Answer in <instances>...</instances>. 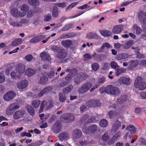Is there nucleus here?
<instances>
[{
    "label": "nucleus",
    "instance_id": "f257e3e1",
    "mask_svg": "<svg viewBox=\"0 0 146 146\" xmlns=\"http://www.w3.org/2000/svg\"><path fill=\"white\" fill-rule=\"evenodd\" d=\"M134 87L142 90L146 88V83L141 76L137 77L136 79L134 84Z\"/></svg>",
    "mask_w": 146,
    "mask_h": 146
},
{
    "label": "nucleus",
    "instance_id": "f03ea898",
    "mask_svg": "<svg viewBox=\"0 0 146 146\" xmlns=\"http://www.w3.org/2000/svg\"><path fill=\"white\" fill-rule=\"evenodd\" d=\"M105 92L108 94L117 96L120 93V90L117 87L111 85L107 86L105 89Z\"/></svg>",
    "mask_w": 146,
    "mask_h": 146
},
{
    "label": "nucleus",
    "instance_id": "7ed1b4c3",
    "mask_svg": "<svg viewBox=\"0 0 146 146\" xmlns=\"http://www.w3.org/2000/svg\"><path fill=\"white\" fill-rule=\"evenodd\" d=\"M20 107L19 104L16 103H13L10 104L6 110V113L8 115H12L14 112L18 109Z\"/></svg>",
    "mask_w": 146,
    "mask_h": 146
},
{
    "label": "nucleus",
    "instance_id": "20e7f679",
    "mask_svg": "<svg viewBox=\"0 0 146 146\" xmlns=\"http://www.w3.org/2000/svg\"><path fill=\"white\" fill-rule=\"evenodd\" d=\"M87 76L86 73H80L75 77L74 81L76 84H78L87 78Z\"/></svg>",
    "mask_w": 146,
    "mask_h": 146
},
{
    "label": "nucleus",
    "instance_id": "39448f33",
    "mask_svg": "<svg viewBox=\"0 0 146 146\" xmlns=\"http://www.w3.org/2000/svg\"><path fill=\"white\" fill-rule=\"evenodd\" d=\"M92 84L89 82H87L83 84L78 89V92L80 94H83L88 90L92 87Z\"/></svg>",
    "mask_w": 146,
    "mask_h": 146
},
{
    "label": "nucleus",
    "instance_id": "423d86ee",
    "mask_svg": "<svg viewBox=\"0 0 146 146\" xmlns=\"http://www.w3.org/2000/svg\"><path fill=\"white\" fill-rule=\"evenodd\" d=\"M60 118L63 119L62 121L64 122H70L74 120V116L71 114L66 113L62 115Z\"/></svg>",
    "mask_w": 146,
    "mask_h": 146
},
{
    "label": "nucleus",
    "instance_id": "0eeeda50",
    "mask_svg": "<svg viewBox=\"0 0 146 146\" xmlns=\"http://www.w3.org/2000/svg\"><path fill=\"white\" fill-rule=\"evenodd\" d=\"M25 111L23 110H18L16 111L13 114V117L14 119L17 120L23 118Z\"/></svg>",
    "mask_w": 146,
    "mask_h": 146
},
{
    "label": "nucleus",
    "instance_id": "6e6552de",
    "mask_svg": "<svg viewBox=\"0 0 146 146\" xmlns=\"http://www.w3.org/2000/svg\"><path fill=\"white\" fill-rule=\"evenodd\" d=\"M101 103L98 100H92L87 103V106L90 107L100 106Z\"/></svg>",
    "mask_w": 146,
    "mask_h": 146
},
{
    "label": "nucleus",
    "instance_id": "1a4fd4ad",
    "mask_svg": "<svg viewBox=\"0 0 146 146\" xmlns=\"http://www.w3.org/2000/svg\"><path fill=\"white\" fill-rule=\"evenodd\" d=\"M119 82L120 84L129 85L131 84L132 80L129 78L123 76L119 78Z\"/></svg>",
    "mask_w": 146,
    "mask_h": 146
},
{
    "label": "nucleus",
    "instance_id": "9d476101",
    "mask_svg": "<svg viewBox=\"0 0 146 146\" xmlns=\"http://www.w3.org/2000/svg\"><path fill=\"white\" fill-rule=\"evenodd\" d=\"M16 94L12 91L6 93L3 96V98L6 101H9L13 99L15 96Z\"/></svg>",
    "mask_w": 146,
    "mask_h": 146
},
{
    "label": "nucleus",
    "instance_id": "9b49d317",
    "mask_svg": "<svg viewBox=\"0 0 146 146\" xmlns=\"http://www.w3.org/2000/svg\"><path fill=\"white\" fill-rule=\"evenodd\" d=\"M44 35H41L36 36L30 40L29 42L30 43H38L45 38Z\"/></svg>",
    "mask_w": 146,
    "mask_h": 146
},
{
    "label": "nucleus",
    "instance_id": "f8f14e48",
    "mask_svg": "<svg viewBox=\"0 0 146 146\" xmlns=\"http://www.w3.org/2000/svg\"><path fill=\"white\" fill-rule=\"evenodd\" d=\"M25 65L21 63L17 64L16 66L15 71L19 74H23L25 71Z\"/></svg>",
    "mask_w": 146,
    "mask_h": 146
},
{
    "label": "nucleus",
    "instance_id": "ddd939ff",
    "mask_svg": "<svg viewBox=\"0 0 146 146\" xmlns=\"http://www.w3.org/2000/svg\"><path fill=\"white\" fill-rule=\"evenodd\" d=\"M28 84V81L24 80L18 82L17 84V87L19 89H23L26 88Z\"/></svg>",
    "mask_w": 146,
    "mask_h": 146
},
{
    "label": "nucleus",
    "instance_id": "4468645a",
    "mask_svg": "<svg viewBox=\"0 0 146 146\" xmlns=\"http://www.w3.org/2000/svg\"><path fill=\"white\" fill-rule=\"evenodd\" d=\"M123 26L121 25H117L113 27L112 33L115 34H119L123 31Z\"/></svg>",
    "mask_w": 146,
    "mask_h": 146
},
{
    "label": "nucleus",
    "instance_id": "2eb2a0df",
    "mask_svg": "<svg viewBox=\"0 0 146 146\" xmlns=\"http://www.w3.org/2000/svg\"><path fill=\"white\" fill-rule=\"evenodd\" d=\"M11 15L15 17H18L20 16L23 17L25 15V14H22V13H20L18 12L17 9L14 8L11 11Z\"/></svg>",
    "mask_w": 146,
    "mask_h": 146
},
{
    "label": "nucleus",
    "instance_id": "dca6fc26",
    "mask_svg": "<svg viewBox=\"0 0 146 146\" xmlns=\"http://www.w3.org/2000/svg\"><path fill=\"white\" fill-rule=\"evenodd\" d=\"M67 53L65 50L61 48L57 54V57L59 58L64 59L67 56Z\"/></svg>",
    "mask_w": 146,
    "mask_h": 146
},
{
    "label": "nucleus",
    "instance_id": "f3484780",
    "mask_svg": "<svg viewBox=\"0 0 146 146\" xmlns=\"http://www.w3.org/2000/svg\"><path fill=\"white\" fill-rule=\"evenodd\" d=\"M52 87L51 86L47 87L43 89L38 94L37 96L39 97H41L44 94L47 93L49 92H50L52 90Z\"/></svg>",
    "mask_w": 146,
    "mask_h": 146
},
{
    "label": "nucleus",
    "instance_id": "a211bd4d",
    "mask_svg": "<svg viewBox=\"0 0 146 146\" xmlns=\"http://www.w3.org/2000/svg\"><path fill=\"white\" fill-rule=\"evenodd\" d=\"M52 87L51 86L47 87L43 89L38 94L37 96L39 97H41L44 94L47 93L49 92H50L52 90Z\"/></svg>",
    "mask_w": 146,
    "mask_h": 146
},
{
    "label": "nucleus",
    "instance_id": "6ab92c4d",
    "mask_svg": "<svg viewBox=\"0 0 146 146\" xmlns=\"http://www.w3.org/2000/svg\"><path fill=\"white\" fill-rule=\"evenodd\" d=\"M82 133L81 131L78 129L74 130L73 133V139L75 141H76V139L80 138L82 136Z\"/></svg>",
    "mask_w": 146,
    "mask_h": 146
},
{
    "label": "nucleus",
    "instance_id": "aec40b11",
    "mask_svg": "<svg viewBox=\"0 0 146 146\" xmlns=\"http://www.w3.org/2000/svg\"><path fill=\"white\" fill-rule=\"evenodd\" d=\"M120 113V110L118 109L114 113L112 111H111L108 113V114L110 116V118L111 119L113 117L119 118Z\"/></svg>",
    "mask_w": 146,
    "mask_h": 146
},
{
    "label": "nucleus",
    "instance_id": "412c9836",
    "mask_svg": "<svg viewBox=\"0 0 146 146\" xmlns=\"http://www.w3.org/2000/svg\"><path fill=\"white\" fill-rule=\"evenodd\" d=\"M42 59L44 61H49L50 60L51 58L49 55L46 52H43L40 54Z\"/></svg>",
    "mask_w": 146,
    "mask_h": 146
},
{
    "label": "nucleus",
    "instance_id": "4be33fe9",
    "mask_svg": "<svg viewBox=\"0 0 146 146\" xmlns=\"http://www.w3.org/2000/svg\"><path fill=\"white\" fill-rule=\"evenodd\" d=\"M72 43V40H62L61 42L62 46L65 48H68L70 47Z\"/></svg>",
    "mask_w": 146,
    "mask_h": 146
},
{
    "label": "nucleus",
    "instance_id": "5701e85b",
    "mask_svg": "<svg viewBox=\"0 0 146 146\" xmlns=\"http://www.w3.org/2000/svg\"><path fill=\"white\" fill-rule=\"evenodd\" d=\"M59 139L61 141L64 140H67L69 138V135L66 133L63 132L60 134L58 135Z\"/></svg>",
    "mask_w": 146,
    "mask_h": 146
},
{
    "label": "nucleus",
    "instance_id": "b1692460",
    "mask_svg": "<svg viewBox=\"0 0 146 146\" xmlns=\"http://www.w3.org/2000/svg\"><path fill=\"white\" fill-rule=\"evenodd\" d=\"M129 54L127 53H122L116 56L115 58L118 60L125 59L129 57Z\"/></svg>",
    "mask_w": 146,
    "mask_h": 146
},
{
    "label": "nucleus",
    "instance_id": "393cba45",
    "mask_svg": "<svg viewBox=\"0 0 146 146\" xmlns=\"http://www.w3.org/2000/svg\"><path fill=\"white\" fill-rule=\"evenodd\" d=\"M121 125V122L118 120H116L115 122L112 125V130L116 131L120 127Z\"/></svg>",
    "mask_w": 146,
    "mask_h": 146
},
{
    "label": "nucleus",
    "instance_id": "a878e982",
    "mask_svg": "<svg viewBox=\"0 0 146 146\" xmlns=\"http://www.w3.org/2000/svg\"><path fill=\"white\" fill-rule=\"evenodd\" d=\"M48 80L46 75H42L38 81V83L41 84H45Z\"/></svg>",
    "mask_w": 146,
    "mask_h": 146
},
{
    "label": "nucleus",
    "instance_id": "bb28decb",
    "mask_svg": "<svg viewBox=\"0 0 146 146\" xmlns=\"http://www.w3.org/2000/svg\"><path fill=\"white\" fill-rule=\"evenodd\" d=\"M52 16L54 17H57L59 15L58 9L56 6H54L52 11Z\"/></svg>",
    "mask_w": 146,
    "mask_h": 146
},
{
    "label": "nucleus",
    "instance_id": "cd10ccee",
    "mask_svg": "<svg viewBox=\"0 0 146 146\" xmlns=\"http://www.w3.org/2000/svg\"><path fill=\"white\" fill-rule=\"evenodd\" d=\"M36 73L35 70L33 69L29 68L27 69L25 71V74L27 75L28 76H31L34 74Z\"/></svg>",
    "mask_w": 146,
    "mask_h": 146
},
{
    "label": "nucleus",
    "instance_id": "c85d7f7f",
    "mask_svg": "<svg viewBox=\"0 0 146 146\" xmlns=\"http://www.w3.org/2000/svg\"><path fill=\"white\" fill-rule=\"evenodd\" d=\"M127 100V97L125 95H122L117 100V104H120L126 101Z\"/></svg>",
    "mask_w": 146,
    "mask_h": 146
},
{
    "label": "nucleus",
    "instance_id": "c756f323",
    "mask_svg": "<svg viewBox=\"0 0 146 146\" xmlns=\"http://www.w3.org/2000/svg\"><path fill=\"white\" fill-rule=\"evenodd\" d=\"M134 44V42L133 40H129L125 43L123 45V48L125 49H127L130 48Z\"/></svg>",
    "mask_w": 146,
    "mask_h": 146
},
{
    "label": "nucleus",
    "instance_id": "7c9ffc66",
    "mask_svg": "<svg viewBox=\"0 0 146 146\" xmlns=\"http://www.w3.org/2000/svg\"><path fill=\"white\" fill-rule=\"evenodd\" d=\"M126 129L127 131H130V132L134 134L136 131L135 127L133 125H130L127 126L126 127Z\"/></svg>",
    "mask_w": 146,
    "mask_h": 146
},
{
    "label": "nucleus",
    "instance_id": "2f4dec72",
    "mask_svg": "<svg viewBox=\"0 0 146 146\" xmlns=\"http://www.w3.org/2000/svg\"><path fill=\"white\" fill-rule=\"evenodd\" d=\"M22 42V40L21 38H17L12 42L11 45L13 46H16L21 44Z\"/></svg>",
    "mask_w": 146,
    "mask_h": 146
},
{
    "label": "nucleus",
    "instance_id": "473e14b6",
    "mask_svg": "<svg viewBox=\"0 0 146 146\" xmlns=\"http://www.w3.org/2000/svg\"><path fill=\"white\" fill-rule=\"evenodd\" d=\"M121 135V132L120 131L117 132L111 138V141L114 142L120 137Z\"/></svg>",
    "mask_w": 146,
    "mask_h": 146
},
{
    "label": "nucleus",
    "instance_id": "72a5a7b5",
    "mask_svg": "<svg viewBox=\"0 0 146 146\" xmlns=\"http://www.w3.org/2000/svg\"><path fill=\"white\" fill-rule=\"evenodd\" d=\"M143 15L142 12H140L138 15V18L139 20L142 23L146 24V18L143 19Z\"/></svg>",
    "mask_w": 146,
    "mask_h": 146
},
{
    "label": "nucleus",
    "instance_id": "f704fd0d",
    "mask_svg": "<svg viewBox=\"0 0 146 146\" xmlns=\"http://www.w3.org/2000/svg\"><path fill=\"white\" fill-rule=\"evenodd\" d=\"M48 104V103H47L45 100H44L42 101L41 104L40 108L39 111V113L42 112L44 108H45L46 109H47V107Z\"/></svg>",
    "mask_w": 146,
    "mask_h": 146
},
{
    "label": "nucleus",
    "instance_id": "c9c22d12",
    "mask_svg": "<svg viewBox=\"0 0 146 146\" xmlns=\"http://www.w3.org/2000/svg\"><path fill=\"white\" fill-rule=\"evenodd\" d=\"M101 34L104 36H108L111 35V32L108 30H102L100 31Z\"/></svg>",
    "mask_w": 146,
    "mask_h": 146
},
{
    "label": "nucleus",
    "instance_id": "e433bc0d",
    "mask_svg": "<svg viewBox=\"0 0 146 146\" xmlns=\"http://www.w3.org/2000/svg\"><path fill=\"white\" fill-rule=\"evenodd\" d=\"M130 67L133 68L137 66L138 64L137 60H131L129 62Z\"/></svg>",
    "mask_w": 146,
    "mask_h": 146
},
{
    "label": "nucleus",
    "instance_id": "4c0bfd02",
    "mask_svg": "<svg viewBox=\"0 0 146 146\" xmlns=\"http://www.w3.org/2000/svg\"><path fill=\"white\" fill-rule=\"evenodd\" d=\"M40 102L39 100H35L32 101L31 104L34 108H37L39 106Z\"/></svg>",
    "mask_w": 146,
    "mask_h": 146
},
{
    "label": "nucleus",
    "instance_id": "58836bf2",
    "mask_svg": "<svg viewBox=\"0 0 146 146\" xmlns=\"http://www.w3.org/2000/svg\"><path fill=\"white\" fill-rule=\"evenodd\" d=\"M73 27V24L70 23L66 25L65 26L63 27L61 30L63 31L68 30L69 29L72 28Z\"/></svg>",
    "mask_w": 146,
    "mask_h": 146
},
{
    "label": "nucleus",
    "instance_id": "ea45409f",
    "mask_svg": "<svg viewBox=\"0 0 146 146\" xmlns=\"http://www.w3.org/2000/svg\"><path fill=\"white\" fill-rule=\"evenodd\" d=\"M52 129L54 132L58 133L60 131V126L58 123H56L54 124Z\"/></svg>",
    "mask_w": 146,
    "mask_h": 146
},
{
    "label": "nucleus",
    "instance_id": "a19ab883",
    "mask_svg": "<svg viewBox=\"0 0 146 146\" xmlns=\"http://www.w3.org/2000/svg\"><path fill=\"white\" fill-rule=\"evenodd\" d=\"M125 71V69L122 68H117L116 69V75L118 76Z\"/></svg>",
    "mask_w": 146,
    "mask_h": 146
},
{
    "label": "nucleus",
    "instance_id": "79ce46f5",
    "mask_svg": "<svg viewBox=\"0 0 146 146\" xmlns=\"http://www.w3.org/2000/svg\"><path fill=\"white\" fill-rule=\"evenodd\" d=\"M28 2L29 4L32 6H37L39 3L38 0H28Z\"/></svg>",
    "mask_w": 146,
    "mask_h": 146
},
{
    "label": "nucleus",
    "instance_id": "37998d69",
    "mask_svg": "<svg viewBox=\"0 0 146 146\" xmlns=\"http://www.w3.org/2000/svg\"><path fill=\"white\" fill-rule=\"evenodd\" d=\"M73 88V86L72 85L69 86L68 87L64 89L63 92L64 94H67L69 93Z\"/></svg>",
    "mask_w": 146,
    "mask_h": 146
},
{
    "label": "nucleus",
    "instance_id": "c03bdc74",
    "mask_svg": "<svg viewBox=\"0 0 146 146\" xmlns=\"http://www.w3.org/2000/svg\"><path fill=\"white\" fill-rule=\"evenodd\" d=\"M21 10L23 12V13H22V14H23L25 13V15L26 13L29 10L28 6L26 5L23 4L21 7Z\"/></svg>",
    "mask_w": 146,
    "mask_h": 146
},
{
    "label": "nucleus",
    "instance_id": "a18cd8bd",
    "mask_svg": "<svg viewBox=\"0 0 146 146\" xmlns=\"http://www.w3.org/2000/svg\"><path fill=\"white\" fill-rule=\"evenodd\" d=\"M100 124L102 127H106L108 125L107 121L106 119H102L100 122Z\"/></svg>",
    "mask_w": 146,
    "mask_h": 146
},
{
    "label": "nucleus",
    "instance_id": "49530a36",
    "mask_svg": "<svg viewBox=\"0 0 146 146\" xmlns=\"http://www.w3.org/2000/svg\"><path fill=\"white\" fill-rule=\"evenodd\" d=\"M58 95L59 101L62 102H64L66 100V97L62 93H59Z\"/></svg>",
    "mask_w": 146,
    "mask_h": 146
},
{
    "label": "nucleus",
    "instance_id": "de8ad7c7",
    "mask_svg": "<svg viewBox=\"0 0 146 146\" xmlns=\"http://www.w3.org/2000/svg\"><path fill=\"white\" fill-rule=\"evenodd\" d=\"M27 111L31 114V115L33 116L34 115V110L33 108L31 106H28L27 108Z\"/></svg>",
    "mask_w": 146,
    "mask_h": 146
},
{
    "label": "nucleus",
    "instance_id": "09e8293b",
    "mask_svg": "<svg viewBox=\"0 0 146 146\" xmlns=\"http://www.w3.org/2000/svg\"><path fill=\"white\" fill-rule=\"evenodd\" d=\"M78 4L77 2H74L71 4L66 8L65 11H68L70 10L72 8Z\"/></svg>",
    "mask_w": 146,
    "mask_h": 146
},
{
    "label": "nucleus",
    "instance_id": "8fccbe9b",
    "mask_svg": "<svg viewBox=\"0 0 146 146\" xmlns=\"http://www.w3.org/2000/svg\"><path fill=\"white\" fill-rule=\"evenodd\" d=\"M91 133H94L96 132L97 129V126L95 124L92 125L91 126H90Z\"/></svg>",
    "mask_w": 146,
    "mask_h": 146
},
{
    "label": "nucleus",
    "instance_id": "3c124183",
    "mask_svg": "<svg viewBox=\"0 0 146 146\" xmlns=\"http://www.w3.org/2000/svg\"><path fill=\"white\" fill-rule=\"evenodd\" d=\"M11 25L14 27H21L20 22L17 21L12 22L10 23Z\"/></svg>",
    "mask_w": 146,
    "mask_h": 146
},
{
    "label": "nucleus",
    "instance_id": "603ef678",
    "mask_svg": "<svg viewBox=\"0 0 146 146\" xmlns=\"http://www.w3.org/2000/svg\"><path fill=\"white\" fill-rule=\"evenodd\" d=\"M87 37L88 38L91 39L98 37V35L96 34L91 33L88 34Z\"/></svg>",
    "mask_w": 146,
    "mask_h": 146
},
{
    "label": "nucleus",
    "instance_id": "864d4df0",
    "mask_svg": "<svg viewBox=\"0 0 146 146\" xmlns=\"http://www.w3.org/2000/svg\"><path fill=\"white\" fill-rule=\"evenodd\" d=\"M92 68L94 71H96L99 68V66L98 63H95L92 64Z\"/></svg>",
    "mask_w": 146,
    "mask_h": 146
},
{
    "label": "nucleus",
    "instance_id": "5fc2aeb1",
    "mask_svg": "<svg viewBox=\"0 0 146 146\" xmlns=\"http://www.w3.org/2000/svg\"><path fill=\"white\" fill-rule=\"evenodd\" d=\"M133 29L136 31L137 34H139L141 32V30L139 27L137 26V25H135L133 26Z\"/></svg>",
    "mask_w": 146,
    "mask_h": 146
},
{
    "label": "nucleus",
    "instance_id": "6e6d98bb",
    "mask_svg": "<svg viewBox=\"0 0 146 146\" xmlns=\"http://www.w3.org/2000/svg\"><path fill=\"white\" fill-rule=\"evenodd\" d=\"M44 20L46 21H49L51 20V16L50 13L46 14L44 16Z\"/></svg>",
    "mask_w": 146,
    "mask_h": 146
},
{
    "label": "nucleus",
    "instance_id": "4d7b16f0",
    "mask_svg": "<svg viewBox=\"0 0 146 146\" xmlns=\"http://www.w3.org/2000/svg\"><path fill=\"white\" fill-rule=\"evenodd\" d=\"M102 139L105 141H106L110 139V137L107 132L105 133L102 137Z\"/></svg>",
    "mask_w": 146,
    "mask_h": 146
},
{
    "label": "nucleus",
    "instance_id": "13d9d810",
    "mask_svg": "<svg viewBox=\"0 0 146 146\" xmlns=\"http://www.w3.org/2000/svg\"><path fill=\"white\" fill-rule=\"evenodd\" d=\"M90 127L87 128H85L84 127L83 128V131L84 133H85L89 134L91 133L90 131Z\"/></svg>",
    "mask_w": 146,
    "mask_h": 146
},
{
    "label": "nucleus",
    "instance_id": "bf43d9fd",
    "mask_svg": "<svg viewBox=\"0 0 146 146\" xmlns=\"http://www.w3.org/2000/svg\"><path fill=\"white\" fill-rule=\"evenodd\" d=\"M20 136L22 137L26 136L28 137H32V135L29 133H27L26 132H24L21 133Z\"/></svg>",
    "mask_w": 146,
    "mask_h": 146
},
{
    "label": "nucleus",
    "instance_id": "052dcab7",
    "mask_svg": "<svg viewBox=\"0 0 146 146\" xmlns=\"http://www.w3.org/2000/svg\"><path fill=\"white\" fill-rule=\"evenodd\" d=\"M17 72H16L14 71H12L11 73V76L13 78H20V76H18L17 74Z\"/></svg>",
    "mask_w": 146,
    "mask_h": 146
},
{
    "label": "nucleus",
    "instance_id": "680f3d73",
    "mask_svg": "<svg viewBox=\"0 0 146 146\" xmlns=\"http://www.w3.org/2000/svg\"><path fill=\"white\" fill-rule=\"evenodd\" d=\"M74 70H72L70 73L68 74L65 78V79L66 80H68L72 78L73 77L72 74V73Z\"/></svg>",
    "mask_w": 146,
    "mask_h": 146
},
{
    "label": "nucleus",
    "instance_id": "e2e57ef3",
    "mask_svg": "<svg viewBox=\"0 0 146 146\" xmlns=\"http://www.w3.org/2000/svg\"><path fill=\"white\" fill-rule=\"evenodd\" d=\"M111 66L112 68L115 69L118 67V64L117 62L114 61H112L110 62Z\"/></svg>",
    "mask_w": 146,
    "mask_h": 146
},
{
    "label": "nucleus",
    "instance_id": "0e129e2a",
    "mask_svg": "<svg viewBox=\"0 0 146 146\" xmlns=\"http://www.w3.org/2000/svg\"><path fill=\"white\" fill-rule=\"evenodd\" d=\"M25 59L28 61H31L33 59V56L32 55L28 54L26 55L25 57Z\"/></svg>",
    "mask_w": 146,
    "mask_h": 146
},
{
    "label": "nucleus",
    "instance_id": "69168bd1",
    "mask_svg": "<svg viewBox=\"0 0 146 146\" xmlns=\"http://www.w3.org/2000/svg\"><path fill=\"white\" fill-rule=\"evenodd\" d=\"M29 22V21L27 19H21V21H20L21 26H23V24L28 23Z\"/></svg>",
    "mask_w": 146,
    "mask_h": 146
},
{
    "label": "nucleus",
    "instance_id": "338daca9",
    "mask_svg": "<svg viewBox=\"0 0 146 146\" xmlns=\"http://www.w3.org/2000/svg\"><path fill=\"white\" fill-rule=\"evenodd\" d=\"M61 48L56 46H52L51 47V49L54 52H59Z\"/></svg>",
    "mask_w": 146,
    "mask_h": 146
},
{
    "label": "nucleus",
    "instance_id": "774afa93",
    "mask_svg": "<svg viewBox=\"0 0 146 146\" xmlns=\"http://www.w3.org/2000/svg\"><path fill=\"white\" fill-rule=\"evenodd\" d=\"M34 13V12L32 10H30L27 14V16L29 18L33 16Z\"/></svg>",
    "mask_w": 146,
    "mask_h": 146
}]
</instances>
